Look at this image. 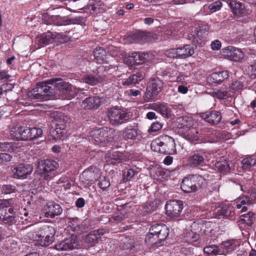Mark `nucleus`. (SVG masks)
I'll return each mask as SVG.
<instances>
[{"label": "nucleus", "mask_w": 256, "mask_h": 256, "mask_svg": "<svg viewBox=\"0 0 256 256\" xmlns=\"http://www.w3.org/2000/svg\"><path fill=\"white\" fill-rule=\"evenodd\" d=\"M55 93L62 100H71L76 95L75 88L70 83L57 78H52L37 84L36 87L28 92L32 99L46 100Z\"/></svg>", "instance_id": "nucleus-1"}, {"label": "nucleus", "mask_w": 256, "mask_h": 256, "mask_svg": "<svg viewBox=\"0 0 256 256\" xmlns=\"http://www.w3.org/2000/svg\"><path fill=\"white\" fill-rule=\"evenodd\" d=\"M150 147L153 151L160 154H174L176 153L174 140L168 135L162 136L154 140Z\"/></svg>", "instance_id": "nucleus-2"}, {"label": "nucleus", "mask_w": 256, "mask_h": 256, "mask_svg": "<svg viewBox=\"0 0 256 256\" xmlns=\"http://www.w3.org/2000/svg\"><path fill=\"white\" fill-rule=\"evenodd\" d=\"M90 134L98 144L104 146L106 144L113 142L115 131L108 127L95 128L91 130Z\"/></svg>", "instance_id": "nucleus-3"}, {"label": "nucleus", "mask_w": 256, "mask_h": 256, "mask_svg": "<svg viewBox=\"0 0 256 256\" xmlns=\"http://www.w3.org/2000/svg\"><path fill=\"white\" fill-rule=\"evenodd\" d=\"M58 164L52 160H44L38 162L37 167L39 178L50 181L54 176V171L58 168Z\"/></svg>", "instance_id": "nucleus-4"}, {"label": "nucleus", "mask_w": 256, "mask_h": 256, "mask_svg": "<svg viewBox=\"0 0 256 256\" xmlns=\"http://www.w3.org/2000/svg\"><path fill=\"white\" fill-rule=\"evenodd\" d=\"M56 228L54 226L44 225L41 227L38 236L40 238V244L42 246H48L54 240Z\"/></svg>", "instance_id": "nucleus-5"}, {"label": "nucleus", "mask_w": 256, "mask_h": 256, "mask_svg": "<svg viewBox=\"0 0 256 256\" xmlns=\"http://www.w3.org/2000/svg\"><path fill=\"white\" fill-rule=\"evenodd\" d=\"M69 118L62 113L58 114L54 118L56 128L52 131V136L55 140H60L66 133V124Z\"/></svg>", "instance_id": "nucleus-6"}, {"label": "nucleus", "mask_w": 256, "mask_h": 256, "mask_svg": "<svg viewBox=\"0 0 256 256\" xmlns=\"http://www.w3.org/2000/svg\"><path fill=\"white\" fill-rule=\"evenodd\" d=\"M208 26L202 25L196 28L188 34V38L194 44L202 46L206 41L208 34Z\"/></svg>", "instance_id": "nucleus-7"}, {"label": "nucleus", "mask_w": 256, "mask_h": 256, "mask_svg": "<svg viewBox=\"0 0 256 256\" xmlns=\"http://www.w3.org/2000/svg\"><path fill=\"white\" fill-rule=\"evenodd\" d=\"M164 82L158 78H152L148 82L145 92V98L147 101H150L156 98L162 90Z\"/></svg>", "instance_id": "nucleus-8"}, {"label": "nucleus", "mask_w": 256, "mask_h": 256, "mask_svg": "<svg viewBox=\"0 0 256 256\" xmlns=\"http://www.w3.org/2000/svg\"><path fill=\"white\" fill-rule=\"evenodd\" d=\"M108 116L110 122L114 125H119L125 123L129 119L128 112L116 108H110L108 111Z\"/></svg>", "instance_id": "nucleus-9"}, {"label": "nucleus", "mask_w": 256, "mask_h": 256, "mask_svg": "<svg viewBox=\"0 0 256 256\" xmlns=\"http://www.w3.org/2000/svg\"><path fill=\"white\" fill-rule=\"evenodd\" d=\"M204 150H199L191 152L187 158V164L191 168L202 166L205 162Z\"/></svg>", "instance_id": "nucleus-10"}, {"label": "nucleus", "mask_w": 256, "mask_h": 256, "mask_svg": "<svg viewBox=\"0 0 256 256\" xmlns=\"http://www.w3.org/2000/svg\"><path fill=\"white\" fill-rule=\"evenodd\" d=\"M222 55L226 59L234 62H240L244 57L241 49L232 46H228L222 49Z\"/></svg>", "instance_id": "nucleus-11"}, {"label": "nucleus", "mask_w": 256, "mask_h": 256, "mask_svg": "<svg viewBox=\"0 0 256 256\" xmlns=\"http://www.w3.org/2000/svg\"><path fill=\"white\" fill-rule=\"evenodd\" d=\"M148 60V54L143 52H133L125 60L126 62L131 66L144 63Z\"/></svg>", "instance_id": "nucleus-12"}, {"label": "nucleus", "mask_w": 256, "mask_h": 256, "mask_svg": "<svg viewBox=\"0 0 256 256\" xmlns=\"http://www.w3.org/2000/svg\"><path fill=\"white\" fill-rule=\"evenodd\" d=\"M164 224H156L152 226L150 229L149 234H147L145 242L148 245L152 247H158V242L156 241V238L162 228L164 226Z\"/></svg>", "instance_id": "nucleus-13"}, {"label": "nucleus", "mask_w": 256, "mask_h": 256, "mask_svg": "<svg viewBox=\"0 0 256 256\" xmlns=\"http://www.w3.org/2000/svg\"><path fill=\"white\" fill-rule=\"evenodd\" d=\"M78 246V241L76 236L72 234V236L66 238L64 240L61 241L54 246V248L58 250H66L77 248Z\"/></svg>", "instance_id": "nucleus-14"}, {"label": "nucleus", "mask_w": 256, "mask_h": 256, "mask_svg": "<svg viewBox=\"0 0 256 256\" xmlns=\"http://www.w3.org/2000/svg\"><path fill=\"white\" fill-rule=\"evenodd\" d=\"M98 177V168L96 166H91L82 172L80 178L82 182H87L88 184L94 182Z\"/></svg>", "instance_id": "nucleus-15"}, {"label": "nucleus", "mask_w": 256, "mask_h": 256, "mask_svg": "<svg viewBox=\"0 0 256 256\" xmlns=\"http://www.w3.org/2000/svg\"><path fill=\"white\" fill-rule=\"evenodd\" d=\"M106 71V68L103 66H98L96 69V74L92 75L87 74L84 76L82 79L85 82L94 86L98 83L102 82L104 78V76L101 74L100 72Z\"/></svg>", "instance_id": "nucleus-16"}, {"label": "nucleus", "mask_w": 256, "mask_h": 256, "mask_svg": "<svg viewBox=\"0 0 256 256\" xmlns=\"http://www.w3.org/2000/svg\"><path fill=\"white\" fill-rule=\"evenodd\" d=\"M33 170L32 166L30 164H18L14 172L15 178H25L28 174H31Z\"/></svg>", "instance_id": "nucleus-17"}, {"label": "nucleus", "mask_w": 256, "mask_h": 256, "mask_svg": "<svg viewBox=\"0 0 256 256\" xmlns=\"http://www.w3.org/2000/svg\"><path fill=\"white\" fill-rule=\"evenodd\" d=\"M151 34L146 32L139 31L129 35L128 40L130 43H140L142 44L149 41Z\"/></svg>", "instance_id": "nucleus-18"}, {"label": "nucleus", "mask_w": 256, "mask_h": 256, "mask_svg": "<svg viewBox=\"0 0 256 256\" xmlns=\"http://www.w3.org/2000/svg\"><path fill=\"white\" fill-rule=\"evenodd\" d=\"M201 117L212 124H217L222 120L221 113L216 110H209L202 114Z\"/></svg>", "instance_id": "nucleus-19"}, {"label": "nucleus", "mask_w": 256, "mask_h": 256, "mask_svg": "<svg viewBox=\"0 0 256 256\" xmlns=\"http://www.w3.org/2000/svg\"><path fill=\"white\" fill-rule=\"evenodd\" d=\"M42 19L47 24L63 26L66 25L68 22V20H65L60 16H50L48 13H44L42 15Z\"/></svg>", "instance_id": "nucleus-20"}, {"label": "nucleus", "mask_w": 256, "mask_h": 256, "mask_svg": "<svg viewBox=\"0 0 256 256\" xmlns=\"http://www.w3.org/2000/svg\"><path fill=\"white\" fill-rule=\"evenodd\" d=\"M102 98L95 96L85 98L82 102V106L85 109H97L102 104Z\"/></svg>", "instance_id": "nucleus-21"}, {"label": "nucleus", "mask_w": 256, "mask_h": 256, "mask_svg": "<svg viewBox=\"0 0 256 256\" xmlns=\"http://www.w3.org/2000/svg\"><path fill=\"white\" fill-rule=\"evenodd\" d=\"M229 76L228 72L223 70L219 72H215L212 74L208 78V82L212 84H218L222 83Z\"/></svg>", "instance_id": "nucleus-22"}, {"label": "nucleus", "mask_w": 256, "mask_h": 256, "mask_svg": "<svg viewBox=\"0 0 256 256\" xmlns=\"http://www.w3.org/2000/svg\"><path fill=\"white\" fill-rule=\"evenodd\" d=\"M56 38V35L52 32L48 31L47 32L42 34L36 38V42L38 44L39 48L44 47L50 43H52Z\"/></svg>", "instance_id": "nucleus-23"}, {"label": "nucleus", "mask_w": 256, "mask_h": 256, "mask_svg": "<svg viewBox=\"0 0 256 256\" xmlns=\"http://www.w3.org/2000/svg\"><path fill=\"white\" fill-rule=\"evenodd\" d=\"M94 56L96 62L98 64H108V54L106 50L101 47H96L94 51Z\"/></svg>", "instance_id": "nucleus-24"}, {"label": "nucleus", "mask_w": 256, "mask_h": 256, "mask_svg": "<svg viewBox=\"0 0 256 256\" xmlns=\"http://www.w3.org/2000/svg\"><path fill=\"white\" fill-rule=\"evenodd\" d=\"M104 233V230H94L86 236L84 241L86 243L89 244L90 246H93L98 242V238Z\"/></svg>", "instance_id": "nucleus-25"}, {"label": "nucleus", "mask_w": 256, "mask_h": 256, "mask_svg": "<svg viewBox=\"0 0 256 256\" xmlns=\"http://www.w3.org/2000/svg\"><path fill=\"white\" fill-rule=\"evenodd\" d=\"M151 108L164 116H168L170 113V110L166 103H154L152 104Z\"/></svg>", "instance_id": "nucleus-26"}, {"label": "nucleus", "mask_w": 256, "mask_h": 256, "mask_svg": "<svg viewBox=\"0 0 256 256\" xmlns=\"http://www.w3.org/2000/svg\"><path fill=\"white\" fill-rule=\"evenodd\" d=\"M105 160L112 164L120 163L122 160V154L118 151L108 153L106 154Z\"/></svg>", "instance_id": "nucleus-27"}, {"label": "nucleus", "mask_w": 256, "mask_h": 256, "mask_svg": "<svg viewBox=\"0 0 256 256\" xmlns=\"http://www.w3.org/2000/svg\"><path fill=\"white\" fill-rule=\"evenodd\" d=\"M194 186L193 182H192L190 178V174L188 175L184 178L180 188L184 192L190 193L196 192Z\"/></svg>", "instance_id": "nucleus-28"}, {"label": "nucleus", "mask_w": 256, "mask_h": 256, "mask_svg": "<svg viewBox=\"0 0 256 256\" xmlns=\"http://www.w3.org/2000/svg\"><path fill=\"white\" fill-rule=\"evenodd\" d=\"M214 165L220 172H226L230 170L228 161L224 156H222L216 160Z\"/></svg>", "instance_id": "nucleus-29"}, {"label": "nucleus", "mask_w": 256, "mask_h": 256, "mask_svg": "<svg viewBox=\"0 0 256 256\" xmlns=\"http://www.w3.org/2000/svg\"><path fill=\"white\" fill-rule=\"evenodd\" d=\"M179 58H186L194 54V49L190 44H186L182 47L177 48Z\"/></svg>", "instance_id": "nucleus-30"}, {"label": "nucleus", "mask_w": 256, "mask_h": 256, "mask_svg": "<svg viewBox=\"0 0 256 256\" xmlns=\"http://www.w3.org/2000/svg\"><path fill=\"white\" fill-rule=\"evenodd\" d=\"M184 138L192 144H196L199 140L198 132L194 128H189L184 134Z\"/></svg>", "instance_id": "nucleus-31"}, {"label": "nucleus", "mask_w": 256, "mask_h": 256, "mask_svg": "<svg viewBox=\"0 0 256 256\" xmlns=\"http://www.w3.org/2000/svg\"><path fill=\"white\" fill-rule=\"evenodd\" d=\"M228 6L234 15H239L244 13V6L240 2H238L236 0H231L228 4Z\"/></svg>", "instance_id": "nucleus-32"}, {"label": "nucleus", "mask_w": 256, "mask_h": 256, "mask_svg": "<svg viewBox=\"0 0 256 256\" xmlns=\"http://www.w3.org/2000/svg\"><path fill=\"white\" fill-rule=\"evenodd\" d=\"M138 136L137 130L131 126H128L122 132V137L124 140H136Z\"/></svg>", "instance_id": "nucleus-33"}, {"label": "nucleus", "mask_w": 256, "mask_h": 256, "mask_svg": "<svg viewBox=\"0 0 256 256\" xmlns=\"http://www.w3.org/2000/svg\"><path fill=\"white\" fill-rule=\"evenodd\" d=\"M178 34V31L176 30L172 26H166L163 32L165 40L169 38L178 39L180 37Z\"/></svg>", "instance_id": "nucleus-34"}, {"label": "nucleus", "mask_w": 256, "mask_h": 256, "mask_svg": "<svg viewBox=\"0 0 256 256\" xmlns=\"http://www.w3.org/2000/svg\"><path fill=\"white\" fill-rule=\"evenodd\" d=\"M212 96L220 100H224L226 98L231 97L234 95V92L228 90V88L224 90H218L216 91L213 92Z\"/></svg>", "instance_id": "nucleus-35"}, {"label": "nucleus", "mask_w": 256, "mask_h": 256, "mask_svg": "<svg viewBox=\"0 0 256 256\" xmlns=\"http://www.w3.org/2000/svg\"><path fill=\"white\" fill-rule=\"evenodd\" d=\"M190 178L196 191L202 188L206 184V180L200 175L190 174Z\"/></svg>", "instance_id": "nucleus-36"}, {"label": "nucleus", "mask_w": 256, "mask_h": 256, "mask_svg": "<svg viewBox=\"0 0 256 256\" xmlns=\"http://www.w3.org/2000/svg\"><path fill=\"white\" fill-rule=\"evenodd\" d=\"M232 206H236V208H247V206H250L252 204V202L247 196H242L236 199L232 204Z\"/></svg>", "instance_id": "nucleus-37"}, {"label": "nucleus", "mask_w": 256, "mask_h": 256, "mask_svg": "<svg viewBox=\"0 0 256 256\" xmlns=\"http://www.w3.org/2000/svg\"><path fill=\"white\" fill-rule=\"evenodd\" d=\"M242 164L243 170L250 171L256 164V158L252 156L247 157L242 160Z\"/></svg>", "instance_id": "nucleus-38"}, {"label": "nucleus", "mask_w": 256, "mask_h": 256, "mask_svg": "<svg viewBox=\"0 0 256 256\" xmlns=\"http://www.w3.org/2000/svg\"><path fill=\"white\" fill-rule=\"evenodd\" d=\"M204 252L211 255H222L224 254V252L216 245H211L206 246L204 250Z\"/></svg>", "instance_id": "nucleus-39"}, {"label": "nucleus", "mask_w": 256, "mask_h": 256, "mask_svg": "<svg viewBox=\"0 0 256 256\" xmlns=\"http://www.w3.org/2000/svg\"><path fill=\"white\" fill-rule=\"evenodd\" d=\"M18 146L14 142H0V150L12 152L17 150Z\"/></svg>", "instance_id": "nucleus-40"}, {"label": "nucleus", "mask_w": 256, "mask_h": 256, "mask_svg": "<svg viewBox=\"0 0 256 256\" xmlns=\"http://www.w3.org/2000/svg\"><path fill=\"white\" fill-rule=\"evenodd\" d=\"M235 241L234 240H228L222 242L221 244V248L222 250L224 252V254L226 253L234 250L236 248V245L234 244Z\"/></svg>", "instance_id": "nucleus-41"}, {"label": "nucleus", "mask_w": 256, "mask_h": 256, "mask_svg": "<svg viewBox=\"0 0 256 256\" xmlns=\"http://www.w3.org/2000/svg\"><path fill=\"white\" fill-rule=\"evenodd\" d=\"M199 234L192 230L187 231L184 234V240L188 243L196 242L199 238Z\"/></svg>", "instance_id": "nucleus-42"}, {"label": "nucleus", "mask_w": 256, "mask_h": 256, "mask_svg": "<svg viewBox=\"0 0 256 256\" xmlns=\"http://www.w3.org/2000/svg\"><path fill=\"white\" fill-rule=\"evenodd\" d=\"M168 233L169 229L168 227L165 225L162 228V230H160V232H159L156 236L155 237L156 241L158 242V246H160L159 244L166 238L168 236Z\"/></svg>", "instance_id": "nucleus-43"}, {"label": "nucleus", "mask_w": 256, "mask_h": 256, "mask_svg": "<svg viewBox=\"0 0 256 256\" xmlns=\"http://www.w3.org/2000/svg\"><path fill=\"white\" fill-rule=\"evenodd\" d=\"M42 130L40 128H30L29 140L36 139L42 135Z\"/></svg>", "instance_id": "nucleus-44"}, {"label": "nucleus", "mask_w": 256, "mask_h": 256, "mask_svg": "<svg viewBox=\"0 0 256 256\" xmlns=\"http://www.w3.org/2000/svg\"><path fill=\"white\" fill-rule=\"evenodd\" d=\"M254 216V214L249 211L240 216V220L248 226H251L253 223Z\"/></svg>", "instance_id": "nucleus-45"}, {"label": "nucleus", "mask_w": 256, "mask_h": 256, "mask_svg": "<svg viewBox=\"0 0 256 256\" xmlns=\"http://www.w3.org/2000/svg\"><path fill=\"white\" fill-rule=\"evenodd\" d=\"M183 206L182 200H170L166 202L164 208H183Z\"/></svg>", "instance_id": "nucleus-46"}, {"label": "nucleus", "mask_w": 256, "mask_h": 256, "mask_svg": "<svg viewBox=\"0 0 256 256\" xmlns=\"http://www.w3.org/2000/svg\"><path fill=\"white\" fill-rule=\"evenodd\" d=\"M0 188L2 192L4 194H10L17 191L16 187L10 184L1 185Z\"/></svg>", "instance_id": "nucleus-47"}, {"label": "nucleus", "mask_w": 256, "mask_h": 256, "mask_svg": "<svg viewBox=\"0 0 256 256\" xmlns=\"http://www.w3.org/2000/svg\"><path fill=\"white\" fill-rule=\"evenodd\" d=\"M22 130V126L14 127L12 128L10 130V134L13 138L18 140H21V134Z\"/></svg>", "instance_id": "nucleus-48"}, {"label": "nucleus", "mask_w": 256, "mask_h": 256, "mask_svg": "<svg viewBox=\"0 0 256 256\" xmlns=\"http://www.w3.org/2000/svg\"><path fill=\"white\" fill-rule=\"evenodd\" d=\"M137 172L132 168H126L122 171V176L126 181L130 180Z\"/></svg>", "instance_id": "nucleus-49"}, {"label": "nucleus", "mask_w": 256, "mask_h": 256, "mask_svg": "<svg viewBox=\"0 0 256 256\" xmlns=\"http://www.w3.org/2000/svg\"><path fill=\"white\" fill-rule=\"evenodd\" d=\"M181 211L180 209H166V214L170 218H174L180 216Z\"/></svg>", "instance_id": "nucleus-50"}, {"label": "nucleus", "mask_w": 256, "mask_h": 256, "mask_svg": "<svg viewBox=\"0 0 256 256\" xmlns=\"http://www.w3.org/2000/svg\"><path fill=\"white\" fill-rule=\"evenodd\" d=\"M48 211H44V214L46 218H54L55 216L60 215L62 212V209H48Z\"/></svg>", "instance_id": "nucleus-51"}, {"label": "nucleus", "mask_w": 256, "mask_h": 256, "mask_svg": "<svg viewBox=\"0 0 256 256\" xmlns=\"http://www.w3.org/2000/svg\"><path fill=\"white\" fill-rule=\"evenodd\" d=\"M8 211L9 214H8L7 212H6L5 216L4 218L2 221L6 224H11L15 222V216L10 212V209H8Z\"/></svg>", "instance_id": "nucleus-52"}, {"label": "nucleus", "mask_w": 256, "mask_h": 256, "mask_svg": "<svg viewBox=\"0 0 256 256\" xmlns=\"http://www.w3.org/2000/svg\"><path fill=\"white\" fill-rule=\"evenodd\" d=\"M248 74L252 78H256V61L248 67Z\"/></svg>", "instance_id": "nucleus-53"}, {"label": "nucleus", "mask_w": 256, "mask_h": 256, "mask_svg": "<svg viewBox=\"0 0 256 256\" xmlns=\"http://www.w3.org/2000/svg\"><path fill=\"white\" fill-rule=\"evenodd\" d=\"M110 184L108 178L106 176L100 178L98 182V186L101 189L103 190H104L108 188Z\"/></svg>", "instance_id": "nucleus-54"}, {"label": "nucleus", "mask_w": 256, "mask_h": 256, "mask_svg": "<svg viewBox=\"0 0 256 256\" xmlns=\"http://www.w3.org/2000/svg\"><path fill=\"white\" fill-rule=\"evenodd\" d=\"M139 82L137 79L136 76L134 74L130 75L129 78L126 80L125 81L122 82L123 85L130 86L132 84H138Z\"/></svg>", "instance_id": "nucleus-55"}, {"label": "nucleus", "mask_w": 256, "mask_h": 256, "mask_svg": "<svg viewBox=\"0 0 256 256\" xmlns=\"http://www.w3.org/2000/svg\"><path fill=\"white\" fill-rule=\"evenodd\" d=\"M14 204L13 199L0 200V208H8L12 207Z\"/></svg>", "instance_id": "nucleus-56"}, {"label": "nucleus", "mask_w": 256, "mask_h": 256, "mask_svg": "<svg viewBox=\"0 0 256 256\" xmlns=\"http://www.w3.org/2000/svg\"><path fill=\"white\" fill-rule=\"evenodd\" d=\"M243 87V84L242 82L240 81H235L233 82L231 86L228 88V90H231V92H234V91L236 90H240Z\"/></svg>", "instance_id": "nucleus-57"}, {"label": "nucleus", "mask_w": 256, "mask_h": 256, "mask_svg": "<svg viewBox=\"0 0 256 256\" xmlns=\"http://www.w3.org/2000/svg\"><path fill=\"white\" fill-rule=\"evenodd\" d=\"M75 220H70L68 222V226L71 228L72 230L74 232H76L78 234L80 233L82 231V226L76 224Z\"/></svg>", "instance_id": "nucleus-58"}, {"label": "nucleus", "mask_w": 256, "mask_h": 256, "mask_svg": "<svg viewBox=\"0 0 256 256\" xmlns=\"http://www.w3.org/2000/svg\"><path fill=\"white\" fill-rule=\"evenodd\" d=\"M22 128L21 140H29L30 128L27 126H22Z\"/></svg>", "instance_id": "nucleus-59"}, {"label": "nucleus", "mask_w": 256, "mask_h": 256, "mask_svg": "<svg viewBox=\"0 0 256 256\" xmlns=\"http://www.w3.org/2000/svg\"><path fill=\"white\" fill-rule=\"evenodd\" d=\"M124 209H117V212L113 215V218L116 220H120L122 219L126 214V212L124 211Z\"/></svg>", "instance_id": "nucleus-60"}, {"label": "nucleus", "mask_w": 256, "mask_h": 256, "mask_svg": "<svg viewBox=\"0 0 256 256\" xmlns=\"http://www.w3.org/2000/svg\"><path fill=\"white\" fill-rule=\"evenodd\" d=\"M12 158V156L8 153H0V162L1 163L6 164L10 162Z\"/></svg>", "instance_id": "nucleus-61"}, {"label": "nucleus", "mask_w": 256, "mask_h": 256, "mask_svg": "<svg viewBox=\"0 0 256 256\" xmlns=\"http://www.w3.org/2000/svg\"><path fill=\"white\" fill-rule=\"evenodd\" d=\"M222 6V2L220 1H216L210 4L208 6V8L212 12H214L220 10Z\"/></svg>", "instance_id": "nucleus-62"}, {"label": "nucleus", "mask_w": 256, "mask_h": 256, "mask_svg": "<svg viewBox=\"0 0 256 256\" xmlns=\"http://www.w3.org/2000/svg\"><path fill=\"white\" fill-rule=\"evenodd\" d=\"M166 55L171 58H179L178 50L176 48H170L166 52Z\"/></svg>", "instance_id": "nucleus-63"}, {"label": "nucleus", "mask_w": 256, "mask_h": 256, "mask_svg": "<svg viewBox=\"0 0 256 256\" xmlns=\"http://www.w3.org/2000/svg\"><path fill=\"white\" fill-rule=\"evenodd\" d=\"M162 125L160 122H156L152 123L148 130L149 132H156L162 129Z\"/></svg>", "instance_id": "nucleus-64"}]
</instances>
